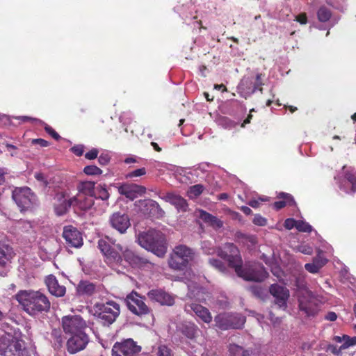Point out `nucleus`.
<instances>
[{
	"label": "nucleus",
	"mask_w": 356,
	"mask_h": 356,
	"mask_svg": "<svg viewBox=\"0 0 356 356\" xmlns=\"http://www.w3.org/2000/svg\"><path fill=\"white\" fill-rule=\"evenodd\" d=\"M15 299L30 316L47 312L51 306L48 298L39 291L21 290L15 295Z\"/></svg>",
	"instance_id": "f257e3e1"
},
{
	"label": "nucleus",
	"mask_w": 356,
	"mask_h": 356,
	"mask_svg": "<svg viewBox=\"0 0 356 356\" xmlns=\"http://www.w3.org/2000/svg\"><path fill=\"white\" fill-rule=\"evenodd\" d=\"M138 241L141 247L158 257H163L167 252L165 237L160 231L149 229L146 232L140 233Z\"/></svg>",
	"instance_id": "f03ea898"
},
{
	"label": "nucleus",
	"mask_w": 356,
	"mask_h": 356,
	"mask_svg": "<svg viewBox=\"0 0 356 356\" xmlns=\"http://www.w3.org/2000/svg\"><path fill=\"white\" fill-rule=\"evenodd\" d=\"M57 199L60 203L54 205V209L58 216L65 214L71 206L83 211H88L95 203L93 196L83 194H77L76 196L66 200L65 195L60 193L57 195Z\"/></svg>",
	"instance_id": "7ed1b4c3"
},
{
	"label": "nucleus",
	"mask_w": 356,
	"mask_h": 356,
	"mask_svg": "<svg viewBox=\"0 0 356 356\" xmlns=\"http://www.w3.org/2000/svg\"><path fill=\"white\" fill-rule=\"evenodd\" d=\"M95 316L104 325H110L114 323L120 315V307L115 301L97 302L94 305Z\"/></svg>",
	"instance_id": "20e7f679"
},
{
	"label": "nucleus",
	"mask_w": 356,
	"mask_h": 356,
	"mask_svg": "<svg viewBox=\"0 0 356 356\" xmlns=\"http://www.w3.org/2000/svg\"><path fill=\"white\" fill-rule=\"evenodd\" d=\"M12 197L21 213L31 211L38 204L35 194L29 187L15 188Z\"/></svg>",
	"instance_id": "39448f33"
},
{
	"label": "nucleus",
	"mask_w": 356,
	"mask_h": 356,
	"mask_svg": "<svg viewBox=\"0 0 356 356\" xmlns=\"http://www.w3.org/2000/svg\"><path fill=\"white\" fill-rule=\"evenodd\" d=\"M195 258V252L185 245H179L175 248L168 264L174 270H182L186 268L190 262Z\"/></svg>",
	"instance_id": "423d86ee"
},
{
	"label": "nucleus",
	"mask_w": 356,
	"mask_h": 356,
	"mask_svg": "<svg viewBox=\"0 0 356 356\" xmlns=\"http://www.w3.org/2000/svg\"><path fill=\"white\" fill-rule=\"evenodd\" d=\"M234 270L236 275L246 281L261 282L268 277V273L261 264H240Z\"/></svg>",
	"instance_id": "0eeeda50"
},
{
	"label": "nucleus",
	"mask_w": 356,
	"mask_h": 356,
	"mask_svg": "<svg viewBox=\"0 0 356 356\" xmlns=\"http://www.w3.org/2000/svg\"><path fill=\"white\" fill-rule=\"evenodd\" d=\"M217 255L228 263L229 267L234 270L243 264L242 257L237 246L233 243H226L216 250Z\"/></svg>",
	"instance_id": "6e6552de"
},
{
	"label": "nucleus",
	"mask_w": 356,
	"mask_h": 356,
	"mask_svg": "<svg viewBox=\"0 0 356 356\" xmlns=\"http://www.w3.org/2000/svg\"><path fill=\"white\" fill-rule=\"evenodd\" d=\"M145 298L132 291L125 298L128 309L134 314L142 317L152 313V309L145 302Z\"/></svg>",
	"instance_id": "1a4fd4ad"
},
{
	"label": "nucleus",
	"mask_w": 356,
	"mask_h": 356,
	"mask_svg": "<svg viewBox=\"0 0 356 356\" xmlns=\"http://www.w3.org/2000/svg\"><path fill=\"white\" fill-rule=\"evenodd\" d=\"M216 326L222 330L240 329L245 322V316L239 314L221 313L214 318Z\"/></svg>",
	"instance_id": "9d476101"
},
{
	"label": "nucleus",
	"mask_w": 356,
	"mask_h": 356,
	"mask_svg": "<svg viewBox=\"0 0 356 356\" xmlns=\"http://www.w3.org/2000/svg\"><path fill=\"white\" fill-rule=\"evenodd\" d=\"M116 248L122 252L124 264H128L132 268H149L153 266L152 263L148 259L140 255L134 250L123 247L120 244L115 245Z\"/></svg>",
	"instance_id": "9b49d317"
},
{
	"label": "nucleus",
	"mask_w": 356,
	"mask_h": 356,
	"mask_svg": "<svg viewBox=\"0 0 356 356\" xmlns=\"http://www.w3.org/2000/svg\"><path fill=\"white\" fill-rule=\"evenodd\" d=\"M142 347L133 339H123L114 343L112 348V356H138Z\"/></svg>",
	"instance_id": "f8f14e48"
},
{
	"label": "nucleus",
	"mask_w": 356,
	"mask_h": 356,
	"mask_svg": "<svg viewBox=\"0 0 356 356\" xmlns=\"http://www.w3.org/2000/svg\"><path fill=\"white\" fill-rule=\"evenodd\" d=\"M61 323L65 333L70 335L85 332L87 328L86 321L79 315L64 316Z\"/></svg>",
	"instance_id": "ddd939ff"
},
{
	"label": "nucleus",
	"mask_w": 356,
	"mask_h": 356,
	"mask_svg": "<svg viewBox=\"0 0 356 356\" xmlns=\"http://www.w3.org/2000/svg\"><path fill=\"white\" fill-rule=\"evenodd\" d=\"M89 337L85 332L71 334L66 342V348L70 354H76L84 350L89 343Z\"/></svg>",
	"instance_id": "4468645a"
},
{
	"label": "nucleus",
	"mask_w": 356,
	"mask_h": 356,
	"mask_svg": "<svg viewBox=\"0 0 356 356\" xmlns=\"http://www.w3.org/2000/svg\"><path fill=\"white\" fill-rule=\"evenodd\" d=\"M298 302L300 311L307 317L316 316L320 309L318 304L310 292H306L300 296Z\"/></svg>",
	"instance_id": "2eb2a0df"
},
{
	"label": "nucleus",
	"mask_w": 356,
	"mask_h": 356,
	"mask_svg": "<svg viewBox=\"0 0 356 356\" xmlns=\"http://www.w3.org/2000/svg\"><path fill=\"white\" fill-rule=\"evenodd\" d=\"M269 292L275 298V304L280 309L285 310L287 308V301L290 296L289 290L284 286L273 284L270 286Z\"/></svg>",
	"instance_id": "dca6fc26"
},
{
	"label": "nucleus",
	"mask_w": 356,
	"mask_h": 356,
	"mask_svg": "<svg viewBox=\"0 0 356 356\" xmlns=\"http://www.w3.org/2000/svg\"><path fill=\"white\" fill-rule=\"evenodd\" d=\"M62 236L69 247L79 248L83 244L82 234L72 225L65 226Z\"/></svg>",
	"instance_id": "f3484780"
},
{
	"label": "nucleus",
	"mask_w": 356,
	"mask_h": 356,
	"mask_svg": "<svg viewBox=\"0 0 356 356\" xmlns=\"http://www.w3.org/2000/svg\"><path fill=\"white\" fill-rule=\"evenodd\" d=\"M108 221L111 227L120 234L126 233L127 229L131 226L129 216L120 212L113 213L110 216Z\"/></svg>",
	"instance_id": "a211bd4d"
},
{
	"label": "nucleus",
	"mask_w": 356,
	"mask_h": 356,
	"mask_svg": "<svg viewBox=\"0 0 356 356\" xmlns=\"http://www.w3.org/2000/svg\"><path fill=\"white\" fill-rule=\"evenodd\" d=\"M14 252L8 245L0 243V275L4 277L9 270V264L14 256Z\"/></svg>",
	"instance_id": "6ab92c4d"
},
{
	"label": "nucleus",
	"mask_w": 356,
	"mask_h": 356,
	"mask_svg": "<svg viewBox=\"0 0 356 356\" xmlns=\"http://www.w3.org/2000/svg\"><path fill=\"white\" fill-rule=\"evenodd\" d=\"M6 356H30L29 351L22 339V334L19 330L18 332H15V340H13L10 346Z\"/></svg>",
	"instance_id": "aec40b11"
},
{
	"label": "nucleus",
	"mask_w": 356,
	"mask_h": 356,
	"mask_svg": "<svg viewBox=\"0 0 356 356\" xmlns=\"http://www.w3.org/2000/svg\"><path fill=\"white\" fill-rule=\"evenodd\" d=\"M104 261L118 273L122 272L127 268L122 254L115 249L104 257Z\"/></svg>",
	"instance_id": "412c9836"
},
{
	"label": "nucleus",
	"mask_w": 356,
	"mask_h": 356,
	"mask_svg": "<svg viewBox=\"0 0 356 356\" xmlns=\"http://www.w3.org/2000/svg\"><path fill=\"white\" fill-rule=\"evenodd\" d=\"M104 261L118 273L122 272L127 268L122 254L115 249L104 257Z\"/></svg>",
	"instance_id": "4be33fe9"
},
{
	"label": "nucleus",
	"mask_w": 356,
	"mask_h": 356,
	"mask_svg": "<svg viewBox=\"0 0 356 356\" xmlns=\"http://www.w3.org/2000/svg\"><path fill=\"white\" fill-rule=\"evenodd\" d=\"M121 195H125L127 198L134 200L146 193V188L141 185L135 184H124L118 188Z\"/></svg>",
	"instance_id": "5701e85b"
},
{
	"label": "nucleus",
	"mask_w": 356,
	"mask_h": 356,
	"mask_svg": "<svg viewBox=\"0 0 356 356\" xmlns=\"http://www.w3.org/2000/svg\"><path fill=\"white\" fill-rule=\"evenodd\" d=\"M147 295L151 300L162 305L172 306L175 304L174 297L162 289H152Z\"/></svg>",
	"instance_id": "b1692460"
},
{
	"label": "nucleus",
	"mask_w": 356,
	"mask_h": 356,
	"mask_svg": "<svg viewBox=\"0 0 356 356\" xmlns=\"http://www.w3.org/2000/svg\"><path fill=\"white\" fill-rule=\"evenodd\" d=\"M142 205L143 207V213L149 217L161 218L165 214L159 204L152 199L143 200Z\"/></svg>",
	"instance_id": "393cba45"
},
{
	"label": "nucleus",
	"mask_w": 356,
	"mask_h": 356,
	"mask_svg": "<svg viewBox=\"0 0 356 356\" xmlns=\"http://www.w3.org/2000/svg\"><path fill=\"white\" fill-rule=\"evenodd\" d=\"M185 311L186 312H193L197 316L206 323H209L212 321V316L209 310L200 304H187L185 305Z\"/></svg>",
	"instance_id": "a878e982"
},
{
	"label": "nucleus",
	"mask_w": 356,
	"mask_h": 356,
	"mask_svg": "<svg viewBox=\"0 0 356 356\" xmlns=\"http://www.w3.org/2000/svg\"><path fill=\"white\" fill-rule=\"evenodd\" d=\"M45 284L49 293L56 297H63L65 294V286L60 285L58 281L53 275H49L45 278Z\"/></svg>",
	"instance_id": "bb28decb"
},
{
	"label": "nucleus",
	"mask_w": 356,
	"mask_h": 356,
	"mask_svg": "<svg viewBox=\"0 0 356 356\" xmlns=\"http://www.w3.org/2000/svg\"><path fill=\"white\" fill-rule=\"evenodd\" d=\"M13 228L17 234L24 235L33 233L34 232L35 224L33 221L20 219L15 221Z\"/></svg>",
	"instance_id": "cd10ccee"
},
{
	"label": "nucleus",
	"mask_w": 356,
	"mask_h": 356,
	"mask_svg": "<svg viewBox=\"0 0 356 356\" xmlns=\"http://www.w3.org/2000/svg\"><path fill=\"white\" fill-rule=\"evenodd\" d=\"M200 218L204 223L215 229H218L223 227V222L221 220L204 210L200 211Z\"/></svg>",
	"instance_id": "c85d7f7f"
},
{
	"label": "nucleus",
	"mask_w": 356,
	"mask_h": 356,
	"mask_svg": "<svg viewBox=\"0 0 356 356\" xmlns=\"http://www.w3.org/2000/svg\"><path fill=\"white\" fill-rule=\"evenodd\" d=\"M179 331L188 339H194L197 337L200 330L195 323L186 322L181 325L179 327Z\"/></svg>",
	"instance_id": "c756f323"
},
{
	"label": "nucleus",
	"mask_w": 356,
	"mask_h": 356,
	"mask_svg": "<svg viewBox=\"0 0 356 356\" xmlns=\"http://www.w3.org/2000/svg\"><path fill=\"white\" fill-rule=\"evenodd\" d=\"M15 332L12 335L10 333L5 332L0 336V354L1 355H7L8 351L10 349V346L13 343V340H15Z\"/></svg>",
	"instance_id": "7c9ffc66"
},
{
	"label": "nucleus",
	"mask_w": 356,
	"mask_h": 356,
	"mask_svg": "<svg viewBox=\"0 0 356 356\" xmlns=\"http://www.w3.org/2000/svg\"><path fill=\"white\" fill-rule=\"evenodd\" d=\"M95 182L91 181H81L76 186L78 194L88 196H95Z\"/></svg>",
	"instance_id": "2f4dec72"
},
{
	"label": "nucleus",
	"mask_w": 356,
	"mask_h": 356,
	"mask_svg": "<svg viewBox=\"0 0 356 356\" xmlns=\"http://www.w3.org/2000/svg\"><path fill=\"white\" fill-rule=\"evenodd\" d=\"M76 291L81 296H91L96 291V286L89 281L82 280L79 283Z\"/></svg>",
	"instance_id": "473e14b6"
},
{
	"label": "nucleus",
	"mask_w": 356,
	"mask_h": 356,
	"mask_svg": "<svg viewBox=\"0 0 356 356\" xmlns=\"http://www.w3.org/2000/svg\"><path fill=\"white\" fill-rule=\"evenodd\" d=\"M163 199L165 201L168 202L177 207L184 210L188 206L186 200L184 197L174 193H167Z\"/></svg>",
	"instance_id": "72a5a7b5"
},
{
	"label": "nucleus",
	"mask_w": 356,
	"mask_h": 356,
	"mask_svg": "<svg viewBox=\"0 0 356 356\" xmlns=\"http://www.w3.org/2000/svg\"><path fill=\"white\" fill-rule=\"evenodd\" d=\"M115 239L106 236L104 238H101L98 241V248L102 254L105 257L108 253L114 249L111 247L110 243L113 245H115Z\"/></svg>",
	"instance_id": "f704fd0d"
},
{
	"label": "nucleus",
	"mask_w": 356,
	"mask_h": 356,
	"mask_svg": "<svg viewBox=\"0 0 356 356\" xmlns=\"http://www.w3.org/2000/svg\"><path fill=\"white\" fill-rule=\"evenodd\" d=\"M204 186L202 184H195L189 187L187 195L191 199L197 198L204 191Z\"/></svg>",
	"instance_id": "c9c22d12"
},
{
	"label": "nucleus",
	"mask_w": 356,
	"mask_h": 356,
	"mask_svg": "<svg viewBox=\"0 0 356 356\" xmlns=\"http://www.w3.org/2000/svg\"><path fill=\"white\" fill-rule=\"evenodd\" d=\"M332 16V12L325 6H321L318 12V19L321 22H326L330 20Z\"/></svg>",
	"instance_id": "e433bc0d"
},
{
	"label": "nucleus",
	"mask_w": 356,
	"mask_h": 356,
	"mask_svg": "<svg viewBox=\"0 0 356 356\" xmlns=\"http://www.w3.org/2000/svg\"><path fill=\"white\" fill-rule=\"evenodd\" d=\"M54 339V347L55 349H60L64 342L63 337L60 330H54L51 332Z\"/></svg>",
	"instance_id": "4c0bfd02"
},
{
	"label": "nucleus",
	"mask_w": 356,
	"mask_h": 356,
	"mask_svg": "<svg viewBox=\"0 0 356 356\" xmlns=\"http://www.w3.org/2000/svg\"><path fill=\"white\" fill-rule=\"evenodd\" d=\"M277 197L279 199L282 200L284 202H285L286 206L288 207H296V202L293 198V197L287 193L281 192L277 195Z\"/></svg>",
	"instance_id": "58836bf2"
},
{
	"label": "nucleus",
	"mask_w": 356,
	"mask_h": 356,
	"mask_svg": "<svg viewBox=\"0 0 356 356\" xmlns=\"http://www.w3.org/2000/svg\"><path fill=\"white\" fill-rule=\"evenodd\" d=\"M209 264L220 272H225L227 269L225 264L218 259L210 258L209 259Z\"/></svg>",
	"instance_id": "ea45409f"
},
{
	"label": "nucleus",
	"mask_w": 356,
	"mask_h": 356,
	"mask_svg": "<svg viewBox=\"0 0 356 356\" xmlns=\"http://www.w3.org/2000/svg\"><path fill=\"white\" fill-rule=\"evenodd\" d=\"M146 173L147 171L145 168H141L128 172L127 174H126L125 178L134 179L136 177L143 176L146 175Z\"/></svg>",
	"instance_id": "a19ab883"
},
{
	"label": "nucleus",
	"mask_w": 356,
	"mask_h": 356,
	"mask_svg": "<svg viewBox=\"0 0 356 356\" xmlns=\"http://www.w3.org/2000/svg\"><path fill=\"white\" fill-rule=\"evenodd\" d=\"M83 172L87 175H99L102 173V170L96 165H86L83 168Z\"/></svg>",
	"instance_id": "79ce46f5"
},
{
	"label": "nucleus",
	"mask_w": 356,
	"mask_h": 356,
	"mask_svg": "<svg viewBox=\"0 0 356 356\" xmlns=\"http://www.w3.org/2000/svg\"><path fill=\"white\" fill-rule=\"evenodd\" d=\"M296 229L299 232L310 233L312 231V227L303 220H298Z\"/></svg>",
	"instance_id": "37998d69"
},
{
	"label": "nucleus",
	"mask_w": 356,
	"mask_h": 356,
	"mask_svg": "<svg viewBox=\"0 0 356 356\" xmlns=\"http://www.w3.org/2000/svg\"><path fill=\"white\" fill-rule=\"evenodd\" d=\"M347 181L351 184V191L353 193L356 191V175L355 173L348 172L345 175Z\"/></svg>",
	"instance_id": "c03bdc74"
},
{
	"label": "nucleus",
	"mask_w": 356,
	"mask_h": 356,
	"mask_svg": "<svg viewBox=\"0 0 356 356\" xmlns=\"http://www.w3.org/2000/svg\"><path fill=\"white\" fill-rule=\"evenodd\" d=\"M344 339L343 344L341 346V348L345 349L350 346L356 345V337H350L348 335H343Z\"/></svg>",
	"instance_id": "a18cd8bd"
},
{
	"label": "nucleus",
	"mask_w": 356,
	"mask_h": 356,
	"mask_svg": "<svg viewBox=\"0 0 356 356\" xmlns=\"http://www.w3.org/2000/svg\"><path fill=\"white\" fill-rule=\"evenodd\" d=\"M97 191H98V195L99 198L102 199V200H107L109 198V193L106 188V185H99L97 187Z\"/></svg>",
	"instance_id": "49530a36"
},
{
	"label": "nucleus",
	"mask_w": 356,
	"mask_h": 356,
	"mask_svg": "<svg viewBox=\"0 0 356 356\" xmlns=\"http://www.w3.org/2000/svg\"><path fill=\"white\" fill-rule=\"evenodd\" d=\"M157 356H172V350L165 345L158 347Z\"/></svg>",
	"instance_id": "de8ad7c7"
},
{
	"label": "nucleus",
	"mask_w": 356,
	"mask_h": 356,
	"mask_svg": "<svg viewBox=\"0 0 356 356\" xmlns=\"http://www.w3.org/2000/svg\"><path fill=\"white\" fill-rule=\"evenodd\" d=\"M269 201L268 197H259L257 199H252L248 202V205L253 208H258L261 202Z\"/></svg>",
	"instance_id": "09e8293b"
},
{
	"label": "nucleus",
	"mask_w": 356,
	"mask_h": 356,
	"mask_svg": "<svg viewBox=\"0 0 356 356\" xmlns=\"http://www.w3.org/2000/svg\"><path fill=\"white\" fill-rule=\"evenodd\" d=\"M44 130L56 140H59L60 139V136L49 125L45 124Z\"/></svg>",
	"instance_id": "8fccbe9b"
},
{
	"label": "nucleus",
	"mask_w": 356,
	"mask_h": 356,
	"mask_svg": "<svg viewBox=\"0 0 356 356\" xmlns=\"http://www.w3.org/2000/svg\"><path fill=\"white\" fill-rule=\"evenodd\" d=\"M305 268L308 272L311 273H316L321 269V265L318 266L313 261L312 263L306 264L305 265Z\"/></svg>",
	"instance_id": "3c124183"
},
{
	"label": "nucleus",
	"mask_w": 356,
	"mask_h": 356,
	"mask_svg": "<svg viewBox=\"0 0 356 356\" xmlns=\"http://www.w3.org/2000/svg\"><path fill=\"white\" fill-rule=\"evenodd\" d=\"M250 291L257 298H262L264 294V289L261 286H254L250 288Z\"/></svg>",
	"instance_id": "603ef678"
},
{
	"label": "nucleus",
	"mask_w": 356,
	"mask_h": 356,
	"mask_svg": "<svg viewBox=\"0 0 356 356\" xmlns=\"http://www.w3.org/2000/svg\"><path fill=\"white\" fill-rule=\"evenodd\" d=\"M253 223L258 226H264L267 223V220L261 215L257 214L254 217Z\"/></svg>",
	"instance_id": "864d4df0"
},
{
	"label": "nucleus",
	"mask_w": 356,
	"mask_h": 356,
	"mask_svg": "<svg viewBox=\"0 0 356 356\" xmlns=\"http://www.w3.org/2000/svg\"><path fill=\"white\" fill-rule=\"evenodd\" d=\"M99 150L96 148H92L89 152L85 154V158L88 160H93L97 158Z\"/></svg>",
	"instance_id": "5fc2aeb1"
},
{
	"label": "nucleus",
	"mask_w": 356,
	"mask_h": 356,
	"mask_svg": "<svg viewBox=\"0 0 356 356\" xmlns=\"http://www.w3.org/2000/svg\"><path fill=\"white\" fill-rule=\"evenodd\" d=\"M110 160H111V157L108 155V154L102 153L98 157L99 163L102 165H107L109 163Z\"/></svg>",
	"instance_id": "6e6d98bb"
},
{
	"label": "nucleus",
	"mask_w": 356,
	"mask_h": 356,
	"mask_svg": "<svg viewBox=\"0 0 356 356\" xmlns=\"http://www.w3.org/2000/svg\"><path fill=\"white\" fill-rule=\"evenodd\" d=\"M71 151L77 156H81L84 152V146L82 145H74L71 148Z\"/></svg>",
	"instance_id": "4d7b16f0"
},
{
	"label": "nucleus",
	"mask_w": 356,
	"mask_h": 356,
	"mask_svg": "<svg viewBox=\"0 0 356 356\" xmlns=\"http://www.w3.org/2000/svg\"><path fill=\"white\" fill-rule=\"evenodd\" d=\"M297 221L298 220H296L293 218H287L284 221V227L287 229H291L293 227L296 228Z\"/></svg>",
	"instance_id": "13d9d810"
},
{
	"label": "nucleus",
	"mask_w": 356,
	"mask_h": 356,
	"mask_svg": "<svg viewBox=\"0 0 356 356\" xmlns=\"http://www.w3.org/2000/svg\"><path fill=\"white\" fill-rule=\"evenodd\" d=\"M298 250L300 252H302L305 254L310 255L312 254L313 250L312 248H311L309 245H301L298 247Z\"/></svg>",
	"instance_id": "bf43d9fd"
},
{
	"label": "nucleus",
	"mask_w": 356,
	"mask_h": 356,
	"mask_svg": "<svg viewBox=\"0 0 356 356\" xmlns=\"http://www.w3.org/2000/svg\"><path fill=\"white\" fill-rule=\"evenodd\" d=\"M261 74H257L256 75V81L254 85V90L256 89H259L261 92H262L263 88H261V86L263 85L262 80H261Z\"/></svg>",
	"instance_id": "052dcab7"
},
{
	"label": "nucleus",
	"mask_w": 356,
	"mask_h": 356,
	"mask_svg": "<svg viewBox=\"0 0 356 356\" xmlns=\"http://www.w3.org/2000/svg\"><path fill=\"white\" fill-rule=\"evenodd\" d=\"M32 145H39L41 147H47L49 145V143L42 138H36L31 140Z\"/></svg>",
	"instance_id": "680f3d73"
},
{
	"label": "nucleus",
	"mask_w": 356,
	"mask_h": 356,
	"mask_svg": "<svg viewBox=\"0 0 356 356\" xmlns=\"http://www.w3.org/2000/svg\"><path fill=\"white\" fill-rule=\"evenodd\" d=\"M296 20L300 24H306L307 22V16L305 13H302L296 16Z\"/></svg>",
	"instance_id": "e2e57ef3"
},
{
	"label": "nucleus",
	"mask_w": 356,
	"mask_h": 356,
	"mask_svg": "<svg viewBox=\"0 0 356 356\" xmlns=\"http://www.w3.org/2000/svg\"><path fill=\"white\" fill-rule=\"evenodd\" d=\"M341 348H338L337 346L329 344L326 348V350L332 353L334 355H339L341 353Z\"/></svg>",
	"instance_id": "0e129e2a"
},
{
	"label": "nucleus",
	"mask_w": 356,
	"mask_h": 356,
	"mask_svg": "<svg viewBox=\"0 0 356 356\" xmlns=\"http://www.w3.org/2000/svg\"><path fill=\"white\" fill-rule=\"evenodd\" d=\"M35 178L39 181H41V182H43L44 185V186H47V180L45 179V177H44V175L43 173L42 172H36L35 174Z\"/></svg>",
	"instance_id": "69168bd1"
},
{
	"label": "nucleus",
	"mask_w": 356,
	"mask_h": 356,
	"mask_svg": "<svg viewBox=\"0 0 356 356\" xmlns=\"http://www.w3.org/2000/svg\"><path fill=\"white\" fill-rule=\"evenodd\" d=\"M285 207H286V204L285 202H284L282 200L276 201L273 204V207L276 210H280Z\"/></svg>",
	"instance_id": "338daca9"
},
{
	"label": "nucleus",
	"mask_w": 356,
	"mask_h": 356,
	"mask_svg": "<svg viewBox=\"0 0 356 356\" xmlns=\"http://www.w3.org/2000/svg\"><path fill=\"white\" fill-rule=\"evenodd\" d=\"M325 318L330 321H334L337 318V316L335 312H329L326 316H325Z\"/></svg>",
	"instance_id": "774afa93"
}]
</instances>
